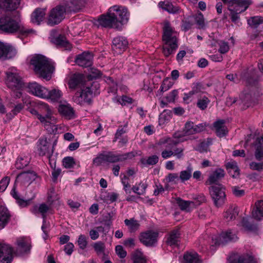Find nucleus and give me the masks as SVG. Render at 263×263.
<instances>
[{"mask_svg": "<svg viewBox=\"0 0 263 263\" xmlns=\"http://www.w3.org/2000/svg\"><path fill=\"white\" fill-rule=\"evenodd\" d=\"M219 49L218 51L221 54H224L228 52L230 49L228 43L224 41H220L218 42Z\"/></svg>", "mask_w": 263, "mask_h": 263, "instance_id": "61", "label": "nucleus"}, {"mask_svg": "<svg viewBox=\"0 0 263 263\" xmlns=\"http://www.w3.org/2000/svg\"><path fill=\"white\" fill-rule=\"evenodd\" d=\"M27 88L28 92L40 98L44 99L47 95V88L36 82L29 83Z\"/></svg>", "mask_w": 263, "mask_h": 263, "instance_id": "14", "label": "nucleus"}, {"mask_svg": "<svg viewBox=\"0 0 263 263\" xmlns=\"http://www.w3.org/2000/svg\"><path fill=\"white\" fill-rule=\"evenodd\" d=\"M69 88L76 89L78 88L81 89V91L76 93L73 97V101L78 104L82 105L84 103H89L91 102L93 93L96 91L98 87L97 82L88 81L84 83L83 76L81 74L73 75L68 82Z\"/></svg>", "mask_w": 263, "mask_h": 263, "instance_id": "1", "label": "nucleus"}, {"mask_svg": "<svg viewBox=\"0 0 263 263\" xmlns=\"http://www.w3.org/2000/svg\"><path fill=\"white\" fill-rule=\"evenodd\" d=\"M37 153L41 156H45L49 160L53 153V147H51L50 144L47 141L46 138L40 139L37 144Z\"/></svg>", "mask_w": 263, "mask_h": 263, "instance_id": "13", "label": "nucleus"}, {"mask_svg": "<svg viewBox=\"0 0 263 263\" xmlns=\"http://www.w3.org/2000/svg\"><path fill=\"white\" fill-rule=\"evenodd\" d=\"M195 125L192 121L187 122L184 125V133L185 135H191L195 134Z\"/></svg>", "mask_w": 263, "mask_h": 263, "instance_id": "54", "label": "nucleus"}, {"mask_svg": "<svg viewBox=\"0 0 263 263\" xmlns=\"http://www.w3.org/2000/svg\"><path fill=\"white\" fill-rule=\"evenodd\" d=\"M30 160L29 157L21 155L17 159L15 162V167L17 169H23L28 165Z\"/></svg>", "mask_w": 263, "mask_h": 263, "instance_id": "45", "label": "nucleus"}, {"mask_svg": "<svg viewBox=\"0 0 263 263\" xmlns=\"http://www.w3.org/2000/svg\"><path fill=\"white\" fill-rule=\"evenodd\" d=\"M50 207L45 203L39 205H35L31 209V212L34 215L37 216L41 214L43 220L42 226V230L44 233L43 238L46 240L48 237V224L46 222V214L49 211Z\"/></svg>", "mask_w": 263, "mask_h": 263, "instance_id": "9", "label": "nucleus"}, {"mask_svg": "<svg viewBox=\"0 0 263 263\" xmlns=\"http://www.w3.org/2000/svg\"><path fill=\"white\" fill-rule=\"evenodd\" d=\"M147 187L146 182L141 181L138 184H136L132 187L133 191L138 195H144L146 193V190Z\"/></svg>", "mask_w": 263, "mask_h": 263, "instance_id": "43", "label": "nucleus"}, {"mask_svg": "<svg viewBox=\"0 0 263 263\" xmlns=\"http://www.w3.org/2000/svg\"><path fill=\"white\" fill-rule=\"evenodd\" d=\"M240 225L245 229V230L249 232L257 233L258 230L257 226L255 224H250L249 221V219L247 217H243L242 219Z\"/></svg>", "mask_w": 263, "mask_h": 263, "instance_id": "44", "label": "nucleus"}, {"mask_svg": "<svg viewBox=\"0 0 263 263\" xmlns=\"http://www.w3.org/2000/svg\"><path fill=\"white\" fill-rule=\"evenodd\" d=\"M263 23V17L259 16L251 17L248 20V24L253 28H257Z\"/></svg>", "mask_w": 263, "mask_h": 263, "instance_id": "52", "label": "nucleus"}, {"mask_svg": "<svg viewBox=\"0 0 263 263\" xmlns=\"http://www.w3.org/2000/svg\"><path fill=\"white\" fill-rule=\"evenodd\" d=\"M238 214V208L235 206H231L223 214L224 219L229 222L234 220Z\"/></svg>", "mask_w": 263, "mask_h": 263, "instance_id": "39", "label": "nucleus"}, {"mask_svg": "<svg viewBox=\"0 0 263 263\" xmlns=\"http://www.w3.org/2000/svg\"><path fill=\"white\" fill-rule=\"evenodd\" d=\"M36 177V174L33 171L20 173L17 177L16 183H20L25 186L29 185Z\"/></svg>", "mask_w": 263, "mask_h": 263, "instance_id": "19", "label": "nucleus"}, {"mask_svg": "<svg viewBox=\"0 0 263 263\" xmlns=\"http://www.w3.org/2000/svg\"><path fill=\"white\" fill-rule=\"evenodd\" d=\"M128 45V42L125 37L117 36L112 40V48L115 53L121 54L126 50Z\"/></svg>", "mask_w": 263, "mask_h": 263, "instance_id": "18", "label": "nucleus"}, {"mask_svg": "<svg viewBox=\"0 0 263 263\" xmlns=\"http://www.w3.org/2000/svg\"><path fill=\"white\" fill-rule=\"evenodd\" d=\"M51 41L58 46L64 47L66 50H69L71 48L70 44L63 35H59L58 36L53 37Z\"/></svg>", "mask_w": 263, "mask_h": 263, "instance_id": "38", "label": "nucleus"}, {"mask_svg": "<svg viewBox=\"0 0 263 263\" xmlns=\"http://www.w3.org/2000/svg\"><path fill=\"white\" fill-rule=\"evenodd\" d=\"M195 20L196 24L199 26V28H202L204 27V17L201 12L196 15Z\"/></svg>", "mask_w": 263, "mask_h": 263, "instance_id": "63", "label": "nucleus"}, {"mask_svg": "<svg viewBox=\"0 0 263 263\" xmlns=\"http://www.w3.org/2000/svg\"><path fill=\"white\" fill-rule=\"evenodd\" d=\"M104 162H107L106 153L99 154L93 159V163L96 166H99Z\"/></svg>", "mask_w": 263, "mask_h": 263, "instance_id": "57", "label": "nucleus"}, {"mask_svg": "<svg viewBox=\"0 0 263 263\" xmlns=\"http://www.w3.org/2000/svg\"><path fill=\"white\" fill-rule=\"evenodd\" d=\"M30 64L35 73L47 81L51 78L54 67L51 61L42 55H34L31 57Z\"/></svg>", "mask_w": 263, "mask_h": 263, "instance_id": "3", "label": "nucleus"}, {"mask_svg": "<svg viewBox=\"0 0 263 263\" xmlns=\"http://www.w3.org/2000/svg\"><path fill=\"white\" fill-rule=\"evenodd\" d=\"M210 102V100L206 97L203 96L198 99L197 105L200 109L204 110L208 107Z\"/></svg>", "mask_w": 263, "mask_h": 263, "instance_id": "58", "label": "nucleus"}, {"mask_svg": "<svg viewBox=\"0 0 263 263\" xmlns=\"http://www.w3.org/2000/svg\"><path fill=\"white\" fill-rule=\"evenodd\" d=\"M49 117H51L52 120L47 119L46 120L47 123H46V126L44 125L43 126L48 132L51 134H58L59 130H62L63 126L62 124H57L58 119L53 116V109Z\"/></svg>", "mask_w": 263, "mask_h": 263, "instance_id": "17", "label": "nucleus"}, {"mask_svg": "<svg viewBox=\"0 0 263 263\" xmlns=\"http://www.w3.org/2000/svg\"><path fill=\"white\" fill-rule=\"evenodd\" d=\"M230 263H257L254 258L251 256H240L237 259L230 258Z\"/></svg>", "mask_w": 263, "mask_h": 263, "instance_id": "47", "label": "nucleus"}, {"mask_svg": "<svg viewBox=\"0 0 263 263\" xmlns=\"http://www.w3.org/2000/svg\"><path fill=\"white\" fill-rule=\"evenodd\" d=\"M8 107L11 109V110L6 115V116L7 118L10 120L21 111L24 108V105L21 103L14 104L12 102H10Z\"/></svg>", "mask_w": 263, "mask_h": 263, "instance_id": "30", "label": "nucleus"}, {"mask_svg": "<svg viewBox=\"0 0 263 263\" xmlns=\"http://www.w3.org/2000/svg\"><path fill=\"white\" fill-rule=\"evenodd\" d=\"M159 233L152 230H147L140 233V241L146 247H153L157 243Z\"/></svg>", "mask_w": 263, "mask_h": 263, "instance_id": "11", "label": "nucleus"}, {"mask_svg": "<svg viewBox=\"0 0 263 263\" xmlns=\"http://www.w3.org/2000/svg\"><path fill=\"white\" fill-rule=\"evenodd\" d=\"M97 22L98 25L104 27L114 28L117 27V23L112 17L110 16L108 11L106 15H101Z\"/></svg>", "mask_w": 263, "mask_h": 263, "instance_id": "25", "label": "nucleus"}, {"mask_svg": "<svg viewBox=\"0 0 263 263\" xmlns=\"http://www.w3.org/2000/svg\"><path fill=\"white\" fill-rule=\"evenodd\" d=\"M16 245L17 250L21 253H27L30 249V243L28 240L24 237L19 238L17 239Z\"/></svg>", "mask_w": 263, "mask_h": 263, "instance_id": "36", "label": "nucleus"}, {"mask_svg": "<svg viewBox=\"0 0 263 263\" xmlns=\"http://www.w3.org/2000/svg\"><path fill=\"white\" fill-rule=\"evenodd\" d=\"M92 54L91 53L85 52L77 57L75 62L81 67H89L92 63Z\"/></svg>", "mask_w": 263, "mask_h": 263, "instance_id": "20", "label": "nucleus"}, {"mask_svg": "<svg viewBox=\"0 0 263 263\" xmlns=\"http://www.w3.org/2000/svg\"><path fill=\"white\" fill-rule=\"evenodd\" d=\"M177 202L180 209L186 212H190L195 208V203L192 201L184 200L178 198Z\"/></svg>", "mask_w": 263, "mask_h": 263, "instance_id": "33", "label": "nucleus"}, {"mask_svg": "<svg viewBox=\"0 0 263 263\" xmlns=\"http://www.w3.org/2000/svg\"><path fill=\"white\" fill-rule=\"evenodd\" d=\"M179 141L174 140L168 137H164L161 138L156 144V146H159L161 148H164L161 152V157L164 159H167L172 156L175 157L177 159H181L184 156V148L177 147L173 151L171 148L173 145H176Z\"/></svg>", "mask_w": 263, "mask_h": 263, "instance_id": "4", "label": "nucleus"}, {"mask_svg": "<svg viewBox=\"0 0 263 263\" xmlns=\"http://www.w3.org/2000/svg\"><path fill=\"white\" fill-rule=\"evenodd\" d=\"M133 263H146V260L143 253L140 250H136L132 255Z\"/></svg>", "mask_w": 263, "mask_h": 263, "instance_id": "49", "label": "nucleus"}, {"mask_svg": "<svg viewBox=\"0 0 263 263\" xmlns=\"http://www.w3.org/2000/svg\"><path fill=\"white\" fill-rule=\"evenodd\" d=\"M226 167L229 174L233 178H237L239 176L240 170L237 163L235 161H231L226 164Z\"/></svg>", "mask_w": 263, "mask_h": 263, "instance_id": "34", "label": "nucleus"}, {"mask_svg": "<svg viewBox=\"0 0 263 263\" xmlns=\"http://www.w3.org/2000/svg\"><path fill=\"white\" fill-rule=\"evenodd\" d=\"M44 99L50 100L51 102H58L62 98L63 93L58 88H53L49 90L47 89V95Z\"/></svg>", "mask_w": 263, "mask_h": 263, "instance_id": "29", "label": "nucleus"}, {"mask_svg": "<svg viewBox=\"0 0 263 263\" xmlns=\"http://www.w3.org/2000/svg\"><path fill=\"white\" fill-rule=\"evenodd\" d=\"M210 195L214 201V205L221 207L226 200V188L221 184H216L210 188Z\"/></svg>", "mask_w": 263, "mask_h": 263, "instance_id": "5", "label": "nucleus"}, {"mask_svg": "<svg viewBox=\"0 0 263 263\" xmlns=\"http://www.w3.org/2000/svg\"><path fill=\"white\" fill-rule=\"evenodd\" d=\"M252 0H245L239 2V4L231 7L232 10L230 11L231 18L232 21L237 24L239 22V14L246 11L249 6L252 4Z\"/></svg>", "mask_w": 263, "mask_h": 263, "instance_id": "12", "label": "nucleus"}, {"mask_svg": "<svg viewBox=\"0 0 263 263\" xmlns=\"http://www.w3.org/2000/svg\"><path fill=\"white\" fill-rule=\"evenodd\" d=\"M93 248L98 255L105 254V244L102 241H97L93 245Z\"/></svg>", "mask_w": 263, "mask_h": 263, "instance_id": "53", "label": "nucleus"}, {"mask_svg": "<svg viewBox=\"0 0 263 263\" xmlns=\"http://www.w3.org/2000/svg\"><path fill=\"white\" fill-rule=\"evenodd\" d=\"M158 6L160 8H161L170 13H177L179 10L177 6H174L169 2H160L158 4Z\"/></svg>", "mask_w": 263, "mask_h": 263, "instance_id": "41", "label": "nucleus"}, {"mask_svg": "<svg viewBox=\"0 0 263 263\" xmlns=\"http://www.w3.org/2000/svg\"><path fill=\"white\" fill-rule=\"evenodd\" d=\"M104 232V228L102 226H99L96 228L95 229H92L89 231V236L92 240H96L99 237V232Z\"/></svg>", "mask_w": 263, "mask_h": 263, "instance_id": "56", "label": "nucleus"}, {"mask_svg": "<svg viewBox=\"0 0 263 263\" xmlns=\"http://www.w3.org/2000/svg\"><path fill=\"white\" fill-rule=\"evenodd\" d=\"M252 217L258 220L263 217V200H258L255 203L252 211Z\"/></svg>", "mask_w": 263, "mask_h": 263, "instance_id": "28", "label": "nucleus"}, {"mask_svg": "<svg viewBox=\"0 0 263 263\" xmlns=\"http://www.w3.org/2000/svg\"><path fill=\"white\" fill-rule=\"evenodd\" d=\"M10 215L8 209L4 206H0V228H4L9 221Z\"/></svg>", "mask_w": 263, "mask_h": 263, "instance_id": "37", "label": "nucleus"}, {"mask_svg": "<svg viewBox=\"0 0 263 263\" xmlns=\"http://www.w3.org/2000/svg\"><path fill=\"white\" fill-rule=\"evenodd\" d=\"M180 231L179 228H176L171 231L168 235L166 242L171 246H177L180 241Z\"/></svg>", "mask_w": 263, "mask_h": 263, "instance_id": "26", "label": "nucleus"}, {"mask_svg": "<svg viewBox=\"0 0 263 263\" xmlns=\"http://www.w3.org/2000/svg\"><path fill=\"white\" fill-rule=\"evenodd\" d=\"M212 139H207L205 140L200 142L196 148V150L200 153L206 152L209 150V146L212 144Z\"/></svg>", "mask_w": 263, "mask_h": 263, "instance_id": "50", "label": "nucleus"}, {"mask_svg": "<svg viewBox=\"0 0 263 263\" xmlns=\"http://www.w3.org/2000/svg\"><path fill=\"white\" fill-rule=\"evenodd\" d=\"M159 157L157 155H152L147 158H142L140 159V162L143 166L154 165L158 163Z\"/></svg>", "mask_w": 263, "mask_h": 263, "instance_id": "48", "label": "nucleus"}, {"mask_svg": "<svg viewBox=\"0 0 263 263\" xmlns=\"http://www.w3.org/2000/svg\"><path fill=\"white\" fill-rule=\"evenodd\" d=\"M67 10L61 4L53 8L50 12L48 18L47 24L50 26H54L60 23L64 18Z\"/></svg>", "mask_w": 263, "mask_h": 263, "instance_id": "10", "label": "nucleus"}, {"mask_svg": "<svg viewBox=\"0 0 263 263\" xmlns=\"http://www.w3.org/2000/svg\"><path fill=\"white\" fill-rule=\"evenodd\" d=\"M124 222L131 231H136L139 228V224L137 220L133 219H125Z\"/></svg>", "mask_w": 263, "mask_h": 263, "instance_id": "55", "label": "nucleus"}, {"mask_svg": "<svg viewBox=\"0 0 263 263\" xmlns=\"http://www.w3.org/2000/svg\"><path fill=\"white\" fill-rule=\"evenodd\" d=\"M179 34L170 23L165 21L163 23L162 41L164 44L163 52L165 57L174 54L178 47Z\"/></svg>", "mask_w": 263, "mask_h": 263, "instance_id": "2", "label": "nucleus"}, {"mask_svg": "<svg viewBox=\"0 0 263 263\" xmlns=\"http://www.w3.org/2000/svg\"><path fill=\"white\" fill-rule=\"evenodd\" d=\"M77 243L81 249L84 250L88 245L86 237L83 234L80 235L77 240Z\"/></svg>", "mask_w": 263, "mask_h": 263, "instance_id": "59", "label": "nucleus"}, {"mask_svg": "<svg viewBox=\"0 0 263 263\" xmlns=\"http://www.w3.org/2000/svg\"><path fill=\"white\" fill-rule=\"evenodd\" d=\"M13 248L8 244L0 243V263H11L12 260Z\"/></svg>", "mask_w": 263, "mask_h": 263, "instance_id": "15", "label": "nucleus"}, {"mask_svg": "<svg viewBox=\"0 0 263 263\" xmlns=\"http://www.w3.org/2000/svg\"><path fill=\"white\" fill-rule=\"evenodd\" d=\"M11 195L15 199L16 203L21 207H25L30 204L31 200H24L23 198L21 197V196L16 191L15 187L14 186L11 191Z\"/></svg>", "mask_w": 263, "mask_h": 263, "instance_id": "40", "label": "nucleus"}, {"mask_svg": "<svg viewBox=\"0 0 263 263\" xmlns=\"http://www.w3.org/2000/svg\"><path fill=\"white\" fill-rule=\"evenodd\" d=\"M38 105L40 111L42 114H45V115L40 114L36 110L33 108L30 109L29 111L32 115L36 116V118L40 121L43 126L44 125L46 126L47 119L52 120L51 117H49V116L51 114L53 108L47 103L42 101H40L38 103Z\"/></svg>", "mask_w": 263, "mask_h": 263, "instance_id": "8", "label": "nucleus"}, {"mask_svg": "<svg viewBox=\"0 0 263 263\" xmlns=\"http://www.w3.org/2000/svg\"><path fill=\"white\" fill-rule=\"evenodd\" d=\"M17 54L16 48L10 45L5 44L2 60H9L14 58Z\"/></svg>", "mask_w": 263, "mask_h": 263, "instance_id": "31", "label": "nucleus"}, {"mask_svg": "<svg viewBox=\"0 0 263 263\" xmlns=\"http://www.w3.org/2000/svg\"><path fill=\"white\" fill-rule=\"evenodd\" d=\"M21 0H0V8L6 11L16 10L20 6Z\"/></svg>", "mask_w": 263, "mask_h": 263, "instance_id": "24", "label": "nucleus"}, {"mask_svg": "<svg viewBox=\"0 0 263 263\" xmlns=\"http://www.w3.org/2000/svg\"><path fill=\"white\" fill-rule=\"evenodd\" d=\"M183 263H200V260L197 253L187 252L184 255Z\"/></svg>", "mask_w": 263, "mask_h": 263, "instance_id": "42", "label": "nucleus"}, {"mask_svg": "<svg viewBox=\"0 0 263 263\" xmlns=\"http://www.w3.org/2000/svg\"><path fill=\"white\" fill-rule=\"evenodd\" d=\"M235 234L231 231L222 232L218 237V239H215V245H220L229 241H235L237 239Z\"/></svg>", "mask_w": 263, "mask_h": 263, "instance_id": "22", "label": "nucleus"}, {"mask_svg": "<svg viewBox=\"0 0 263 263\" xmlns=\"http://www.w3.org/2000/svg\"><path fill=\"white\" fill-rule=\"evenodd\" d=\"M108 11L110 16L112 17L117 24L125 23L128 20L129 14L127 8L124 7L115 5L109 8Z\"/></svg>", "mask_w": 263, "mask_h": 263, "instance_id": "7", "label": "nucleus"}, {"mask_svg": "<svg viewBox=\"0 0 263 263\" xmlns=\"http://www.w3.org/2000/svg\"><path fill=\"white\" fill-rule=\"evenodd\" d=\"M225 172L223 169L217 168L210 175L208 178L209 184H212L218 181L224 177Z\"/></svg>", "mask_w": 263, "mask_h": 263, "instance_id": "32", "label": "nucleus"}, {"mask_svg": "<svg viewBox=\"0 0 263 263\" xmlns=\"http://www.w3.org/2000/svg\"><path fill=\"white\" fill-rule=\"evenodd\" d=\"M193 167L191 165L187 166L185 170L181 171L180 172L179 179L182 182L189 180L192 177Z\"/></svg>", "mask_w": 263, "mask_h": 263, "instance_id": "46", "label": "nucleus"}, {"mask_svg": "<svg viewBox=\"0 0 263 263\" xmlns=\"http://www.w3.org/2000/svg\"><path fill=\"white\" fill-rule=\"evenodd\" d=\"M214 127L218 137H223L228 133L227 127L224 125V121L223 120H219L215 122Z\"/></svg>", "mask_w": 263, "mask_h": 263, "instance_id": "35", "label": "nucleus"}, {"mask_svg": "<svg viewBox=\"0 0 263 263\" xmlns=\"http://www.w3.org/2000/svg\"><path fill=\"white\" fill-rule=\"evenodd\" d=\"M74 164V159L71 157H65L63 160V165L66 168H72Z\"/></svg>", "mask_w": 263, "mask_h": 263, "instance_id": "60", "label": "nucleus"}, {"mask_svg": "<svg viewBox=\"0 0 263 263\" xmlns=\"http://www.w3.org/2000/svg\"><path fill=\"white\" fill-rule=\"evenodd\" d=\"M232 191L233 194L237 197H242L245 194V191L238 186H232Z\"/></svg>", "mask_w": 263, "mask_h": 263, "instance_id": "62", "label": "nucleus"}, {"mask_svg": "<svg viewBox=\"0 0 263 263\" xmlns=\"http://www.w3.org/2000/svg\"><path fill=\"white\" fill-rule=\"evenodd\" d=\"M60 115L68 119L74 118V110L71 105L66 101L60 102L58 107Z\"/></svg>", "mask_w": 263, "mask_h": 263, "instance_id": "23", "label": "nucleus"}, {"mask_svg": "<svg viewBox=\"0 0 263 263\" xmlns=\"http://www.w3.org/2000/svg\"><path fill=\"white\" fill-rule=\"evenodd\" d=\"M173 85V83L169 78H165L160 86L158 92L160 91V95H162L164 92L170 89Z\"/></svg>", "mask_w": 263, "mask_h": 263, "instance_id": "51", "label": "nucleus"}, {"mask_svg": "<svg viewBox=\"0 0 263 263\" xmlns=\"http://www.w3.org/2000/svg\"><path fill=\"white\" fill-rule=\"evenodd\" d=\"M6 74L7 76L6 83L10 89L20 90L23 88L24 84L17 69L14 67H11L6 72Z\"/></svg>", "mask_w": 263, "mask_h": 263, "instance_id": "6", "label": "nucleus"}, {"mask_svg": "<svg viewBox=\"0 0 263 263\" xmlns=\"http://www.w3.org/2000/svg\"><path fill=\"white\" fill-rule=\"evenodd\" d=\"M107 162L115 163L123 161L127 158H130L134 156L133 153H127L124 154H114L112 152H108L106 153Z\"/></svg>", "mask_w": 263, "mask_h": 263, "instance_id": "21", "label": "nucleus"}, {"mask_svg": "<svg viewBox=\"0 0 263 263\" xmlns=\"http://www.w3.org/2000/svg\"><path fill=\"white\" fill-rule=\"evenodd\" d=\"M255 157L258 160H261L263 159V146L261 145L256 147L255 152Z\"/></svg>", "mask_w": 263, "mask_h": 263, "instance_id": "64", "label": "nucleus"}, {"mask_svg": "<svg viewBox=\"0 0 263 263\" xmlns=\"http://www.w3.org/2000/svg\"><path fill=\"white\" fill-rule=\"evenodd\" d=\"M85 3V0H64L61 4L67 12H76L81 10Z\"/></svg>", "mask_w": 263, "mask_h": 263, "instance_id": "16", "label": "nucleus"}, {"mask_svg": "<svg viewBox=\"0 0 263 263\" xmlns=\"http://www.w3.org/2000/svg\"><path fill=\"white\" fill-rule=\"evenodd\" d=\"M45 12V8H38L35 9L31 15V22L36 25H40L44 18Z\"/></svg>", "mask_w": 263, "mask_h": 263, "instance_id": "27", "label": "nucleus"}]
</instances>
